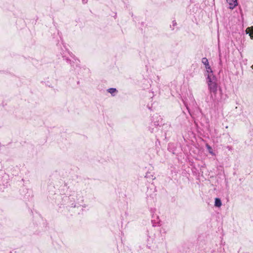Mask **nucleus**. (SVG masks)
Wrapping results in <instances>:
<instances>
[{"mask_svg": "<svg viewBox=\"0 0 253 253\" xmlns=\"http://www.w3.org/2000/svg\"><path fill=\"white\" fill-rule=\"evenodd\" d=\"M148 130L155 134L157 140H164L170 137V125L164 124L163 119L158 114H155L150 118Z\"/></svg>", "mask_w": 253, "mask_h": 253, "instance_id": "obj_1", "label": "nucleus"}, {"mask_svg": "<svg viewBox=\"0 0 253 253\" xmlns=\"http://www.w3.org/2000/svg\"><path fill=\"white\" fill-rule=\"evenodd\" d=\"M251 68H252V69H253V65H252L251 66Z\"/></svg>", "mask_w": 253, "mask_h": 253, "instance_id": "obj_23", "label": "nucleus"}, {"mask_svg": "<svg viewBox=\"0 0 253 253\" xmlns=\"http://www.w3.org/2000/svg\"><path fill=\"white\" fill-rule=\"evenodd\" d=\"M63 48L61 47V55L64 60L70 64L71 67L76 71V74L80 75V73L83 74L85 71H87V69L81 68L80 66V60L76 56L66 49L65 45Z\"/></svg>", "mask_w": 253, "mask_h": 253, "instance_id": "obj_3", "label": "nucleus"}, {"mask_svg": "<svg viewBox=\"0 0 253 253\" xmlns=\"http://www.w3.org/2000/svg\"><path fill=\"white\" fill-rule=\"evenodd\" d=\"M147 107L149 109H151V108L150 107H149L148 106H147Z\"/></svg>", "mask_w": 253, "mask_h": 253, "instance_id": "obj_25", "label": "nucleus"}, {"mask_svg": "<svg viewBox=\"0 0 253 253\" xmlns=\"http://www.w3.org/2000/svg\"><path fill=\"white\" fill-rule=\"evenodd\" d=\"M240 12H241V15H242H242H243V14H242V9H240Z\"/></svg>", "mask_w": 253, "mask_h": 253, "instance_id": "obj_21", "label": "nucleus"}, {"mask_svg": "<svg viewBox=\"0 0 253 253\" xmlns=\"http://www.w3.org/2000/svg\"><path fill=\"white\" fill-rule=\"evenodd\" d=\"M116 16H117V15L116 14V15H115V17L116 18Z\"/></svg>", "mask_w": 253, "mask_h": 253, "instance_id": "obj_27", "label": "nucleus"}, {"mask_svg": "<svg viewBox=\"0 0 253 253\" xmlns=\"http://www.w3.org/2000/svg\"><path fill=\"white\" fill-rule=\"evenodd\" d=\"M229 4V8L233 9L238 4L237 0H226Z\"/></svg>", "mask_w": 253, "mask_h": 253, "instance_id": "obj_8", "label": "nucleus"}, {"mask_svg": "<svg viewBox=\"0 0 253 253\" xmlns=\"http://www.w3.org/2000/svg\"><path fill=\"white\" fill-rule=\"evenodd\" d=\"M77 84H80V81L77 82Z\"/></svg>", "mask_w": 253, "mask_h": 253, "instance_id": "obj_24", "label": "nucleus"}, {"mask_svg": "<svg viewBox=\"0 0 253 253\" xmlns=\"http://www.w3.org/2000/svg\"><path fill=\"white\" fill-rule=\"evenodd\" d=\"M57 35L59 37V39H58L57 42L56 44L57 46H60L61 44H63V43L62 38L61 37L62 34L58 30Z\"/></svg>", "mask_w": 253, "mask_h": 253, "instance_id": "obj_11", "label": "nucleus"}, {"mask_svg": "<svg viewBox=\"0 0 253 253\" xmlns=\"http://www.w3.org/2000/svg\"><path fill=\"white\" fill-rule=\"evenodd\" d=\"M83 4H86L87 3L88 0H82Z\"/></svg>", "mask_w": 253, "mask_h": 253, "instance_id": "obj_20", "label": "nucleus"}, {"mask_svg": "<svg viewBox=\"0 0 253 253\" xmlns=\"http://www.w3.org/2000/svg\"><path fill=\"white\" fill-rule=\"evenodd\" d=\"M222 62L221 59V54H219V66H222Z\"/></svg>", "mask_w": 253, "mask_h": 253, "instance_id": "obj_18", "label": "nucleus"}, {"mask_svg": "<svg viewBox=\"0 0 253 253\" xmlns=\"http://www.w3.org/2000/svg\"><path fill=\"white\" fill-rule=\"evenodd\" d=\"M222 205L221 200L219 198H215L214 201V206L220 208Z\"/></svg>", "mask_w": 253, "mask_h": 253, "instance_id": "obj_13", "label": "nucleus"}, {"mask_svg": "<svg viewBox=\"0 0 253 253\" xmlns=\"http://www.w3.org/2000/svg\"><path fill=\"white\" fill-rule=\"evenodd\" d=\"M77 193L74 192L69 196H64L62 198V204L72 208H75L76 206V201L79 200L77 199Z\"/></svg>", "mask_w": 253, "mask_h": 253, "instance_id": "obj_4", "label": "nucleus"}, {"mask_svg": "<svg viewBox=\"0 0 253 253\" xmlns=\"http://www.w3.org/2000/svg\"><path fill=\"white\" fill-rule=\"evenodd\" d=\"M145 177L146 178H151L153 179H154L153 178V175L152 174H151V173L149 172H147L146 173V175H145Z\"/></svg>", "mask_w": 253, "mask_h": 253, "instance_id": "obj_17", "label": "nucleus"}, {"mask_svg": "<svg viewBox=\"0 0 253 253\" xmlns=\"http://www.w3.org/2000/svg\"><path fill=\"white\" fill-rule=\"evenodd\" d=\"M224 249L220 246L217 249V251L215 252L214 250H212L211 252V253H224Z\"/></svg>", "mask_w": 253, "mask_h": 253, "instance_id": "obj_15", "label": "nucleus"}, {"mask_svg": "<svg viewBox=\"0 0 253 253\" xmlns=\"http://www.w3.org/2000/svg\"><path fill=\"white\" fill-rule=\"evenodd\" d=\"M133 16V13L131 14V16L132 17Z\"/></svg>", "mask_w": 253, "mask_h": 253, "instance_id": "obj_26", "label": "nucleus"}, {"mask_svg": "<svg viewBox=\"0 0 253 253\" xmlns=\"http://www.w3.org/2000/svg\"><path fill=\"white\" fill-rule=\"evenodd\" d=\"M177 23L175 20H173L172 22V25H170V28L172 31H174L175 30V27L177 26Z\"/></svg>", "mask_w": 253, "mask_h": 253, "instance_id": "obj_16", "label": "nucleus"}, {"mask_svg": "<svg viewBox=\"0 0 253 253\" xmlns=\"http://www.w3.org/2000/svg\"><path fill=\"white\" fill-rule=\"evenodd\" d=\"M176 120L180 123L181 125H184L188 121V117L183 111L182 113L176 118Z\"/></svg>", "mask_w": 253, "mask_h": 253, "instance_id": "obj_7", "label": "nucleus"}, {"mask_svg": "<svg viewBox=\"0 0 253 253\" xmlns=\"http://www.w3.org/2000/svg\"><path fill=\"white\" fill-rule=\"evenodd\" d=\"M202 63L205 65L206 71L204 75L207 77L208 75L211 76L214 75L213 71L209 64V61L206 57H203L202 59Z\"/></svg>", "mask_w": 253, "mask_h": 253, "instance_id": "obj_5", "label": "nucleus"}, {"mask_svg": "<svg viewBox=\"0 0 253 253\" xmlns=\"http://www.w3.org/2000/svg\"><path fill=\"white\" fill-rule=\"evenodd\" d=\"M53 24H54V25L55 26V25L56 24L55 22H53Z\"/></svg>", "mask_w": 253, "mask_h": 253, "instance_id": "obj_22", "label": "nucleus"}, {"mask_svg": "<svg viewBox=\"0 0 253 253\" xmlns=\"http://www.w3.org/2000/svg\"><path fill=\"white\" fill-rule=\"evenodd\" d=\"M206 82L208 86V89L211 94V98L214 104H217L222 98V89L218 85L217 78L214 75L206 77Z\"/></svg>", "mask_w": 253, "mask_h": 253, "instance_id": "obj_2", "label": "nucleus"}, {"mask_svg": "<svg viewBox=\"0 0 253 253\" xmlns=\"http://www.w3.org/2000/svg\"><path fill=\"white\" fill-rule=\"evenodd\" d=\"M168 150L173 154H175L176 148L174 147L173 144H169L168 147Z\"/></svg>", "mask_w": 253, "mask_h": 253, "instance_id": "obj_10", "label": "nucleus"}, {"mask_svg": "<svg viewBox=\"0 0 253 253\" xmlns=\"http://www.w3.org/2000/svg\"><path fill=\"white\" fill-rule=\"evenodd\" d=\"M9 182L8 175L6 173L0 174V186L7 187Z\"/></svg>", "mask_w": 253, "mask_h": 253, "instance_id": "obj_6", "label": "nucleus"}, {"mask_svg": "<svg viewBox=\"0 0 253 253\" xmlns=\"http://www.w3.org/2000/svg\"><path fill=\"white\" fill-rule=\"evenodd\" d=\"M183 103L189 113V114L191 116H192V115H193V110L192 109H191L190 108V106L187 104V103L186 102H185V101H183Z\"/></svg>", "mask_w": 253, "mask_h": 253, "instance_id": "obj_12", "label": "nucleus"}, {"mask_svg": "<svg viewBox=\"0 0 253 253\" xmlns=\"http://www.w3.org/2000/svg\"><path fill=\"white\" fill-rule=\"evenodd\" d=\"M249 36L252 39H253V31L249 34Z\"/></svg>", "mask_w": 253, "mask_h": 253, "instance_id": "obj_19", "label": "nucleus"}, {"mask_svg": "<svg viewBox=\"0 0 253 253\" xmlns=\"http://www.w3.org/2000/svg\"><path fill=\"white\" fill-rule=\"evenodd\" d=\"M206 147L210 154L212 156L215 155V154L213 152L212 147L209 144H206Z\"/></svg>", "mask_w": 253, "mask_h": 253, "instance_id": "obj_14", "label": "nucleus"}, {"mask_svg": "<svg viewBox=\"0 0 253 253\" xmlns=\"http://www.w3.org/2000/svg\"><path fill=\"white\" fill-rule=\"evenodd\" d=\"M107 91L110 93L112 96H115L118 93V90L116 88H109L107 89Z\"/></svg>", "mask_w": 253, "mask_h": 253, "instance_id": "obj_9", "label": "nucleus"}]
</instances>
